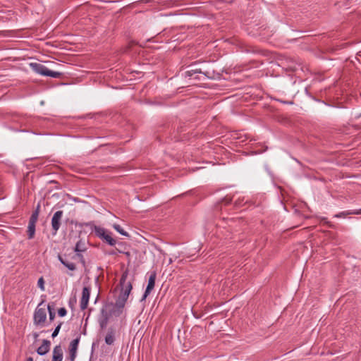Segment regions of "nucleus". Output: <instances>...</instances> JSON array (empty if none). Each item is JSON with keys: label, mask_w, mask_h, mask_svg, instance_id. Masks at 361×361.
<instances>
[{"label": "nucleus", "mask_w": 361, "mask_h": 361, "mask_svg": "<svg viewBox=\"0 0 361 361\" xmlns=\"http://www.w3.org/2000/svg\"><path fill=\"white\" fill-rule=\"evenodd\" d=\"M157 278V273L155 271H153L150 273L148 283L146 288V290L140 300L141 302L145 301L147 296L150 294L152 290L154 289L155 286V280Z\"/></svg>", "instance_id": "7"}, {"label": "nucleus", "mask_w": 361, "mask_h": 361, "mask_svg": "<svg viewBox=\"0 0 361 361\" xmlns=\"http://www.w3.org/2000/svg\"><path fill=\"white\" fill-rule=\"evenodd\" d=\"M63 350L60 345H56L53 350L52 361H62Z\"/></svg>", "instance_id": "11"}, {"label": "nucleus", "mask_w": 361, "mask_h": 361, "mask_svg": "<svg viewBox=\"0 0 361 361\" xmlns=\"http://www.w3.org/2000/svg\"><path fill=\"white\" fill-rule=\"evenodd\" d=\"M87 226H90L92 231H94L95 235L107 243L109 245L114 246L116 243V240L114 239L110 233H108L107 231L100 226H96L92 222H89L86 224Z\"/></svg>", "instance_id": "3"}, {"label": "nucleus", "mask_w": 361, "mask_h": 361, "mask_svg": "<svg viewBox=\"0 0 361 361\" xmlns=\"http://www.w3.org/2000/svg\"><path fill=\"white\" fill-rule=\"evenodd\" d=\"M128 276V270L126 269L123 272L119 281L121 293L116 300V302L114 303L109 302L106 304V307H108L111 316L119 317L123 312L126 301L133 288L132 282H126Z\"/></svg>", "instance_id": "1"}, {"label": "nucleus", "mask_w": 361, "mask_h": 361, "mask_svg": "<svg viewBox=\"0 0 361 361\" xmlns=\"http://www.w3.org/2000/svg\"><path fill=\"white\" fill-rule=\"evenodd\" d=\"M67 314V310L65 307H61L58 310V314L59 317H65Z\"/></svg>", "instance_id": "25"}, {"label": "nucleus", "mask_w": 361, "mask_h": 361, "mask_svg": "<svg viewBox=\"0 0 361 361\" xmlns=\"http://www.w3.org/2000/svg\"><path fill=\"white\" fill-rule=\"evenodd\" d=\"M111 317V313L109 312V310L108 307H106V305H104V307L102 308L100 312V317L99 318L103 319H109Z\"/></svg>", "instance_id": "18"}, {"label": "nucleus", "mask_w": 361, "mask_h": 361, "mask_svg": "<svg viewBox=\"0 0 361 361\" xmlns=\"http://www.w3.org/2000/svg\"><path fill=\"white\" fill-rule=\"evenodd\" d=\"M42 302L36 308L34 313V323L35 325L43 324L47 319V312L45 308H41L39 306L42 304Z\"/></svg>", "instance_id": "5"}, {"label": "nucleus", "mask_w": 361, "mask_h": 361, "mask_svg": "<svg viewBox=\"0 0 361 361\" xmlns=\"http://www.w3.org/2000/svg\"><path fill=\"white\" fill-rule=\"evenodd\" d=\"M87 249V241L80 238L75 243L74 251L75 252H84Z\"/></svg>", "instance_id": "13"}, {"label": "nucleus", "mask_w": 361, "mask_h": 361, "mask_svg": "<svg viewBox=\"0 0 361 361\" xmlns=\"http://www.w3.org/2000/svg\"><path fill=\"white\" fill-rule=\"evenodd\" d=\"M25 361H33V358L32 357H28Z\"/></svg>", "instance_id": "33"}, {"label": "nucleus", "mask_w": 361, "mask_h": 361, "mask_svg": "<svg viewBox=\"0 0 361 361\" xmlns=\"http://www.w3.org/2000/svg\"><path fill=\"white\" fill-rule=\"evenodd\" d=\"M51 342L47 339L42 341V344L37 349V353L39 355H46L50 350Z\"/></svg>", "instance_id": "10"}, {"label": "nucleus", "mask_w": 361, "mask_h": 361, "mask_svg": "<svg viewBox=\"0 0 361 361\" xmlns=\"http://www.w3.org/2000/svg\"><path fill=\"white\" fill-rule=\"evenodd\" d=\"M117 252L123 254V252H124V249H122L121 247H116L115 251H111L109 254L116 255Z\"/></svg>", "instance_id": "28"}, {"label": "nucleus", "mask_w": 361, "mask_h": 361, "mask_svg": "<svg viewBox=\"0 0 361 361\" xmlns=\"http://www.w3.org/2000/svg\"><path fill=\"white\" fill-rule=\"evenodd\" d=\"M341 212L339 214H337L335 215V217L340 218V217H345L347 215L350 214L349 213L353 212Z\"/></svg>", "instance_id": "26"}, {"label": "nucleus", "mask_w": 361, "mask_h": 361, "mask_svg": "<svg viewBox=\"0 0 361 361\" xmlns=\"http://www.w3.org/2000/svg\"><path fill=\"white\" fill-rule=\"evenodd\" d=\"M90 296V287L85 286L82 289V297L80 300V309L85 310L87 307Z\"/></svg>", "instance_id": "8"}, {"label": "nucleus", "mask_w": 361, "mask_h": 361, "mask_svg": "<svg viewBox=\"0 0 361 361\" xmlns=\"http://www.w3.org/2000/svg\"><path fill=\"white\" fill-rule=\"evenodd\" d=\"M35 226H36V224H28L27 233V238L30 240L32 239L35 237Z\"/></svg>", "instance_id": "17"}, {"label": "nucleus", "mask_w": 361, "mask_h": 361, "mask_svg": "<svg viewBox=\"0 0 361 361\" xmlns=\"http://www.w3.org/2000/svg\"><path fill=\"white\" fill-rule=\"evenodd\" d=\"M114 333L113 329H109V331L105 336V342L107 345H112L114 342Z\"/></svg>", "instance_id": "16"}, {"label": "nucleus", "mask_w": 361, "mask_h": 361, "mask_svg": "<svg viewBox=\"0 0 361 361\" xmlns=\"http://www.w3.org/2000/svg\"><path fill=\"white\" fill-rule=\"evenodd\" d=\"M123 254H124L128 258L130 257V252L129 251H126L124 250V252H123Z\"/></svg>", "instance_id": "32"}, {"label": "nucleus", "mask_w": 361, "mask_h": 361, "mask_svg": "<svg viewBox=\"0 0 361 361\" xmlns=\"http://www.w3.org/2000/svg\"><path fill=\"white\" fill-rule=\"evenodd\" d=\"M62 324H63V322H60V323L57 325V326L55 328V329H54V331H53L52 335H51V336H52L53 338L56 337V336L59 334V331H60V329H61V327Z\"/></svg>", "instance_id": "23"}, {"label": "nucleus", "mask_w": 361, "mask_h": 361, "mask_svg": "<svg viewBox=\"0 0 361 361\" xmlns=\"http://www.w3.org/2000/svg\"><path fill=\"white\" fill-rule=\"evenodd\" d=\"M118 246H120V247H123V244L122 243H118Z\"/></svg>", "instance_id": "35"}, {"label": "nucleus", "mask_w": 361, "mask_h": 361, "mask_svg": "<svg viewBox=\"0 0 361 361\" xmlns=\"http://www.w3.org/2000/svg\"><path fill=\"white\" fill-rule=\"evenodd\" d=\"M288 68L293 71H296V69H297L296 64L290 66Z\"/></svg>", "instance_id": "30"}, {"label": "nucleus", "mask_w": 361, "mask_h": 361, "mask_svg": "<svg viewBox=\"0 0 361 361\" xmlns=\"http://www.w3.org/2000/svg\"><path fill=\"white\" fill-rule=\"evenodd\" d=\"M34 337H35V338H37L38 337V334L37 333H35L34 334Z\"/></svg>", "instance_id": "34"}, {"label": "nucleus", "mask_w": 361, "mask_h": 361, "mask_svg": "<svg viewBox=\"0 0 361 361\" xmlns=\"http://www.w3.org/2000/svg\"><path fill=\"white\" fill-rule=\"evenodd\" d=\"M75 257H78L80 259V262L82 264L83 267H86L85 259L83 255H82V252H75V255L73 258H75Z\"/></svg>", "instance_id": "22"}, {"label": "nucleus", "mask_w": 361, "mask_h": 361, "mask_svg": "<svg viewBox=\"0 0 361 361\" xmlns=\"http://www.w3.org/2000/svg\"><path fill=\"white\" fill-rule=\"evenodd\" d=\"M113 228L117 231L120 234L124 235V236H129V234L125 231L121 227L120 225L118 224H114L113 225Z\"/></svg>", "instance_id": "20"}, {"label": "nucleus", "mask_w": 361, "mask_h": 361, "mask_svg": "<svg viewBox=\"0 0 361 361\" xmlns=\"http://www.w3.org/2000/svg\"><path fill=\"white\" fill-rule=\"evenodd\" d=\"M80 342V337L73 339L69 345V356L71 361H74L76 357L77 350Z\"/></svg>", "instance_id": "9"}, {"label": "nucleus", "mask_w": 361, "mask_h": 361, "mask_svg": "<svg viewBox=\"0 0 361 361\" xmlns=\"http://www.w3.org/2000/svg\"><path fill=\"white\" fill-rule=\"evenodd\" d=\"M63 214V212L62 210L56 211L52 218H51V230H52V235H55L60 226H61V222L62 219V216Z\"/></svg>", "instance_id": "6"}, {"label": "nucleus", "mask_w": 361, "mask_h": 361, "mask_svg": "<svg viewBox=\"0 0 361 361\" xmlns=\"http://www.w3.org/2000/svg\"><path fill=\"white\" fill-rule=\"evenodd\" d=\"M200 61H195L188 66V70L185 72V77H191L196 73H202L207 78L214 79L216 78V73L214 70H209L206 67H201L199 66Z\"/></svg>", "instance_id": "2"}, {"label": "nucleus", "mask_w": 361, "mask_h": 361, "mask_svg": "<svg viewBox=\"0 0 361 361\" xmlns=\"http://www.w3.org/2000/svg\"><path fill=\"white\" fill-rule=\"evenodd\" d=\"M30 66L35 72L44 76H48L53 78H60L63 75L62 73L48 69L45 66L41 63H31Z\"/></svg>", "instance_id": "4"}, {"label": "nucleus", "mask_w": 361, "mask_h": 361, "mask_svg": "<svg viewBox=\"0 0 361 361\" xmlns=\"http://www.w3.org/2000/svg\"><path fill=\"white\" fill-rule=\"evenodd\" d=\"M47 310L49 312V321L52 322L54 319L55 316H56L55 310L54 308V303H52V304L49 303L47 305Z\"/></svg>", "instance_id": "19"}, {"label": "nucleus", "mask_w": 361, "mask_h": 361, "mask_svg": "<svg viewBox=\"0 0 361 361\" xmlns=\"http://www.w3.org/2000/svg\"><path fill=\"white\" fill-rule=\"evenodd\" d=\"M58 259L60 261V262L69 270L75 271L76 269V266L74 263L69 262L67 260L64 259L61 255H59Z\"/></svg>", "instance_id": "14"}, {"label": "nucleus", "mask_w": 361, "mask_h": 361, "mask_svg": "<svg viewBox=\"0 0 361 361\" xmlns=\"http://www.w3.org/2000/svg\"><path fill=\"white\" fill-rule=\"evenodd\" d=\"M350 214H361V209L354 210L353 212H350Z\"/></svg>", "instance_id": "31"}, {"label": "nucleus", "mask_w": 361, "mask_h": 361, "mask_svg": "<svg viewBox=\"0 0 361 361\" xmlns=\"http://www.w3.org/2000/svg\"><path fill=\"white\" fill-rule=\"evenodd\" d=\"M109 321V319L99 318L98 322L99 324L100 329L102 330L105 329L106 328Z\"/></svg>", "instance_id": "21"}, {"label": "nucleus", "mask_w": 361, "mask_h": 361, "mask_svg": "<svg viewBox=\"0 0 361 361\" xmlns=\"http://www.w3.org/2000/svg\"><path fill=\"white\" fill-rule=\"evenodd\" d=\"M37 285L42 290H44V280L43 277H40L37 281Z\"/></svg>", "instance_id": "24"}, {"label": "nucleus", "mask_w": 361, "mask_h": 361, "mask_svg": "<svg viewBox=\"0 0 361 361\" xmlns=\"http://www.w3.org/2000/svg\"><path fill=\"white\" fill-rule=\"evenodd\" d=\"M76 302V300L75 299L74 301H72L71 300H69V306L73 309L74 303Z\"/></svg>", "instance_id": "29"}, {"label": "nucleus", "mask_w": 361, "mask_h": 361, "mask_svg": "<svg viewBox=\"0 0 361 361\" xmlns=\"http://www.w3.org/2000/svg\"><path fill=\"white\" fill-rule=\"evenodd\" d=\"M232 201V198L230 197H225L223 200H222V202L225 204V205H227L228 204L231 203V202Z\"/></svg>", "instance_id": "27"}, {"label": "nucleus", "mask_w": 361, "mask_h": 361, "mask_svg": "<svg viewBox=\"0 0 361 361\" xmlns=\"http://www.w3.org/2000/svg\"><path fill=\"white\" fill-rule=\"evenodd\" d=\"M39 212H40V204H38L36 209L32 212V214L30 218L29 224H36L38 217H39Z\"/></svg>", "instance_id": "15"}, {"label": "nucleus", "mask_w": 361, "mask_h": 361, "mask_svg": "<svg viewBox=\"0 0 361 361\" xmlns=\"http://www.w3.org/2000/svg\"><path fill=\"white\" fill-rule=\"evenodd\" d=\"M268 147L264 144H253L251 147V152L253 154H257L265 152L267 149Z\"/></svg>", "instance_id": "12"}]
</instances>
